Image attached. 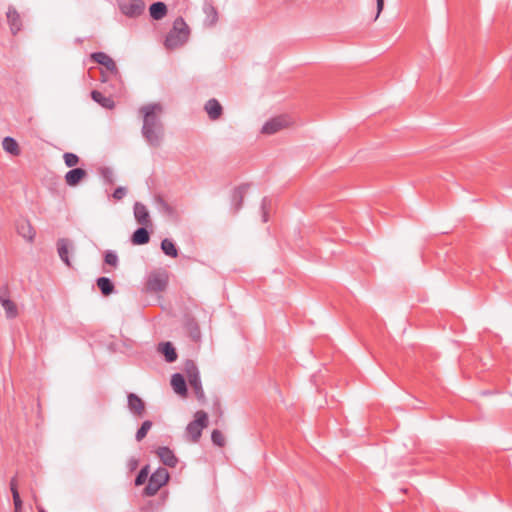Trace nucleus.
<instances>
[{
  "mask_svg": "<svg viewBox=\"0 0 512 512\" xmlns=\"http://www.w3.org/2000/svg\"><path fill=\"white\" fill-rule=\"evenodd\" d=\"M163 112L164 109L160 103H149L139 109L143 118L142 136L147 144L154 148L160 147L164 140L165 129L161 120Z\"/></svg>",
  "mask_w": 512,
  "mask_h": 512,
  "instance_id": "1",
  "label": "nucleus"
},
{
  "mask_svg": "<svg viewBox=\"0 0 512 512\" xmlns=\"http://www.w3.org/2000/svg\"><path fill=\"white\" fill-rule=\"evenodd\" d=\"M190 29L182 17L173 22L172 29L168 32L164 46L168 50H174L183 46L189 39Z\"/></svg>",
  "mask_w": 512,
  "mask_h": 512,
  "instance_id": "2",
  "label": "nucleus"
},
{
  "mask_svg": "<svg viewBox=\"0 0 512 512\" xmlns=\"http://www.w3.org/2000/svg\"><path fill=\"white\" fill-rule=\"evenodd\" d=\"M208 424V415L200 410L195 413V419L187 425L186 432L193 442H197L201 437L202 430Z\"/></svg>",
  "mask_w": 512,
  "mask_h": 512,
  "instance_id": "3",
  "label": "nucleus"
},
{
  "mask_svg": "<svg viewBox=\"0 0 512 512\" xmlns=\"http://www.w3.org/2000/svg\"><path fill=\"white\" fill-rule=\"evenodd\" d=\"M169 479L168 471L165 468L157 469L149 478L147 486L144 488V493L147 496L155 495L159 489L166 484Z\"/></svg>",
  "mask_w": 512,
  "mask_h": 512,
  "instance_id": "4",
  "label": "nucleus"
},
{
  "mask_svg": "<svg viewBox=\"0 0 512 512\" xmlns=\"http://www.w3.org/2000/svg\"><path fill=\"white\" fill-rule=\"evenodd\" d=\"M291 124V120L285 116H277L268 120L262 127V133L267 135L275 134Z\"/></svg>",
  "mask_w": 512,
  "mask_h": 512,
  "instance_id": "5",
  "label": "nucleus"
},
{
  "mask_svg": "<svg viewBox=\"0 0 512 512\" xmlns=\"http://www.w3.org/2000/svg\"><path fill=\"white\" fill-rule=\"evenodd\" d=\"M119 9L127 17L135 18L144 12L145 3L143 0H129L127 2H120Z\"/></svg>",
  "mask_w": 512,
  "mask_h": 512,
  "instance_id": "6",
  "label": "nucleus"
},
{
  "mask_svg": "<svg viewBox=\"0 0 512 512\" xmlns=\"http://www.w3.org/2000/svg\"><path fill=\"white\" fill-rule=\"evenodd\" d=\"M167 281L165 273L154 272L148 276L146 286L149 291L160 292L166 288Z\"/></svg>",
  "mask_w": 512,
  "mask_h": 512,
  "instance_id": "7",
  "label": "nucleus"
},
{
  "mask_svg": "<svg viewBox=\"0 0 512 512\" xmlns=\"http://www.w3.org/2000/svg\"><path fill=\"white\" fill-rule=\"evenodd\" d=\"M91 59L94 62L104 66L112 74H114V75L118 74V68H117L115 61L106 53H104V52L92 53Z\"/></svg>",
  "mask_w": 512,
  "mask_h": 512,
  "instance_id": "8",
  "label": "nucleus"
},
{
  "mask_svg": "<svg viewBox=\"0 0 512 512\" xmlns=\"http://www.w3.org/2000/svg\"><path fill=\"white\" fill-rule=\"evenodd\" d=\"M74 251L73 243L66 238H61L57 241V252L60 259L68 266L71 267L69 253Z\"/></svg>",
  "mask_w": 512,
  "mask_h": 512,
  "instance_id": "9",
  "label": "nucleus"
},
{
  "mask_svg": "<svg viewBox=\"0 0 512 512\" xmlns=\"http://www.w3.org/2000/svg\"><path fill=\"white\" fill-rule=\"evenodd\" d=\"M134 217L137 223L141 226L148 227L151 225L149 211L147 207L140 202H136L134 204Z\"/></svg>",
  "mask_w": 512,
  "mask_h": 512,
  "instance_id": "10",
  "label": "nucleus"
},
{
  "mask_svg": "<svg viewBox=\"0 0 512 512\" xmlns=\"http://www.w3.org/2000/svg\"><path fill=\"white\" fill-rule=\"evenodd\" d=\"M128 408L132 414L141 417L145 412V404L143 400L134 393L127 395Z\"/></svg>",
  "mask_w": 512,
  "mask_h": 512,
  "instance_id": "11",
  "label": "nucleus"
},
{
  "mask_svg": "<svg viewBox=\"0 0 512 512\" xmlns=\"http://www.w3.org/2000/svg\"><path fill=\"white\" fill-rule=\"evenodd\" d=\"M7 21L10 26L11 33L16 35L21 30V18L14 7H9L6 13Z\"/></svg>",
  "mask_w": 512,
  "mask_h": 512,
  "instance_id": "12",
  "label": "nucleus"
},
{
  "mask_svg": "<svg viewBox=\"0 0 512 512\" xmlns=\"http://www.w3.org/2000/svg\"><path fill=\"white\" fill-rule=\"evenodd\" d=\"M17 232L28 242H32L35 238V230L29 221L23 219L17 223Z\"/></svg>",
  "mask_w": 512,
  "mask_h": 512,
  "instance_id": "13",
  "label": "nucleus"
},
{
  "mask_svg": "<svg viewBox=\"0 0 512 512\" xmlns=\"http://www.w3.org/2000/svg\"><path fill=\"white\" fill-rule=\"evenodd\" d=\"M87 172L82 168H74L65 174V182L69 186L78 185L85 177Z\"/></svg>",
  "mask_w": 512,
  "mask_h": 512,
  "instance_id": "14",
  "label": "nucleus"
},
{
  "mask_svg": "<svg viewBox=\"0 0 512 512\" xmlns=\"http://www.w3.org/2000/svg\"><path fill=\"white\" fill-rule=\"evenodd\" d=\"M157 455L166 466L175 467L178 463V459L168 447H159L157 449Z\"/></svg>",
  "mask_w": 512,
  "mask_h": 512,
  "instance_id": "15",
  "label": "nucleus"
},
{
  "mask_svg": "<svg viewBox=\"0 0 512 512\" xmlns=\"http://www.w3.org/2000/svg\"><path fill=\"white\" fill-rule=\"evenodd\" d=\"M171 386L175 393L181 396H186L187 394V386L185 379L182 374L175 373L171 377Z\"/></svg>",
  "mask_w": 512,
  "mask_h": 512,
  "instance_id": "16",
  "label": "nucleus"
},
{
  "mask_svg": "<svg viewBox=\"0 0 512 512\" xmlns=\"http://www.w3.org/2000/svg\"><path fill=\"white\" fill-rule=\"evenodd\" d=\"M204 108L211 120H217L222 115V106L216 99L208 100Z\"/></svg>",
  "mask_w": 512,
  "mask_h": 512,
  "instance_id": "17",
  "label": "nucleus"
},
{
  "mask_svg": "<svg viewBox=\"0 0 512 512\" xmlns=\"http://www.w3.org/2000/svg\"><path fill=\"white\" fill-rule=\"evenodd\" d=\"M158 351L164 355L165 360L169 363H172L177 359L176 350L172 343L170 342H164L159 344Z\"/></svg>",
  "mask_w": 512,
  "mask_h": 512,
  "instance_id": "18",
  "label": "nucleus"
},
{
  "mask_svg": "<svg viewBox=\"0 0 512 512\" xmlns=\"http://www.w3.org/2000/svg\"><path fill=\"white\" fill-rule=\"evenodd\" d=\"M248 189V185H242L234 189L232 194V206L235 211L242 207L244 195Z\"/></svg>",
  "mask_w": 512,
  "mask_h": 512,
  "instance_id": "19",
  "label": "nucleus"
},
{
  "mask_svg": "<svg viewBox=\"0 0 512 512\" xmlns=\"http://www.w3.org/2000/svg\"><path fill=\"white\" fill-rule=\"evenodd\" d=\"M203 11L206 15L204 24L209 27L215 25L218 20V13L215 7L210 3H205L203 6Z\"/></svg>",
  "mask_w": 512,
  "mask_h": 512,
  "instance_id": "20",
  "label": "nucleus"
},
{
  "mask_svg": "<svg viewBox=\"0 0 512 512\" xmlns=\"http://www.w3.org/2000/svg\"><path fill=\"white\" fill-rule=\"evenodd\" d=\"M91 97L96 103H98L103 108L113 109L115 106V103L111 97L105 96L99 91H92Z\"/></svg>",
  "mask_w": 512,
  "mask_h": 512,
  "instance_id": "21",
  "label": "nucleus"
},
{
  "mask_svg": "<svg viewBox=\"0 0 512 512\" xmlns=\"http://www.w3.org/2000/svg\"><path fill=\"white\" fill-rule=\"evenodd\" d=\"M149 13L154 20H161L167 14V7L163 2H155L150 6Z\"/></svg>",
  "mask_w": 512,
  "mask_h": 512,
  "instance_id": "22",
  "label": "nucleus"
},
{
  "mask_svg": "<svg viewBox=\"0 0 512 512\" xmlns=\"http://www.w3.org/2000/svg\"><path fill=\"white\" fill-rule=\"evenodd\" d=\"M149 239V233L144 226L138 228L131 237V241L134 245H144L149 242Z\"/></svg>",
  "mask_w": 512,
  "mask_h": 512,
  "instance_id": "23",
  "label": "nucleus"
},
{
  "mask_svg": "<svg viewBox=\"0 0 512 512\" xmlns=\"http://www.w3.org/2000/svg\"><path fill=\"white\" fill-rule=\"evenodd\" d=\"M10 490H11V493L13 496L15 512H21L23 502H22L19 492H18L17 480L15 477H13L10 481Z\"/></svg>",
  "mask_w": 512,
  "mask_h": 512,
  "instance_id": "24",
  "label": "nucleus"
},
{
  "mask_svg": "<svg viewBox=\"0 0 512 512\" xmlns=\"http://www.w3.org/2000/svg\"><path fill=\"white\" fill-rule=\"evenodd\" d=\"M96 283L103 295L108 296L114 292V284L109 278L100 277Z\"/></svg>",
  "mask_w": 512,
  "mask_h": 512,
  "instance_id": "25",
  "label": "nucleus"
},
{
  "mask_svg": "<svg viewBox=\"0 0 512 512\" xmlns=\"http://www.w3.org/2000/svg\"><path fill=\"white\" fill-rule=\"evenodd\" d=\"M2 147L7 153L12 155H19L20 153L18 143L12 137H5L2 141Z\"/></svg>",
  "mask_w": 512,
  "mask_h": 512,
  "instance_id": "26",
  "label": "nucleus"
},
{
  "mask_svg": "<svg viewBox=\"0 0 512 512\" xmlns=\"http://www.w3.org/2000/svg\"><path fill=\"white\" fill-rule=\"evenodd\" d=\"M184 371L186 373L188 381H190V379H195V378L200 377L199 370H198L195 362L192 360H187L184 363Z\"/></svg>",
  "mask_w": 512,
  "mask_h": 512,
  "instance_id": "27",
  "label": "nucleus"
},
{
  "mask_svg": "<svg viewBox=\"0 0 512 512\" xmlns=\"http://www.w3.org/2000/svg\"><path fill=\"white\" fill-rule=\"evenodd\" d=\"M161 249L167 256L175 258L178 255V251H177L174 243L170 239L166 238V239L162 240Z\"/></svg>",
  "mask_w": 512,
  "mask_h": 512,
  "instance_id": "28",
  "label": "nucleus"
},
{
  "mask_svg": "<svg viewBox=\"0 0 512 512\" xmlns=\"http://www.w3.org/2000/svg\"><path fill=\"white\" fill-rule=\"evenodd\" d=\"M2 307L5 310V314L7 318L13 319L18 315V309L16 304L10 299L1 303Z\"/></svg>",
  "mask_w": 512,
  "mask_h": 512,
  "instance_id": "29",
  "label": "nucleus"
},
{
  "mask_svg": "<svg viewBox=\"0 0 512 512\" xmlns=\"http://www.w3.org/2000/svg\"><path fill=\"white\" fill-rule=\"evenodd\" d=\"M188 382H189L191 388L193 389L197 399L200 401H203L205 399V394H204V391L202 388V383H201L200 377L195 378V379H190V381H188Z\"/></svg>",
  "mask_w": 512,
  "mask_h": 512,
  "instance_id": "30",
  "label": "nucleus"
},
{
  "mask_svg": "<svg viewBox=\"0 0 512 512\" xmlns=\"http://www.w3.org/2000/svg\"><path fill=\"white\" fill-rule=\"evenodd\" d=\"M152 425L153 424L150 420H146L142 423L141 427L137 430L136 435H135V438L138 442L142 441L146 437V435H147L148 431L151 429Z\"/></svg>",
  "mask_w": 512,
  "mask_h": 512,
  "instance_id": "31",
  "label": "nucleus"
},
{
  "mask_svg": "<svg viewBox=\"0 0 512 512\" xmlns=\"http://www.w3.org/2000/svg\"><path fill=\"white\" fill-rule=\"evenodd\" d=\"M104 261L106 264L116 268L119 263L118 255L116 252L109 250L105 253Z\"/></svg>",
  "mask_w": 512,
  "mask_h": 512,
  "instance_id": "32",
  "label": "nucleus"
},
{
  "mask_svg": "<svg viewBox=\"0 0 512 512\" xmlns=\"http://www.w3.org/2000/svg\"><path fill=\"white\" fill-rule=\"evenodd\" d=\"M211 440L215 445L219 447H223L225 445V437L223 433L219 430L212 431Z\"/></svg>",
  "mask_w": 512,
  "mask_h": 512,
  "instance_id": "33",
  "label": "nucleus"
},
{
  "mask_svg": "<svg viewBox=\"0 0 512 512\" xmlns=\"http://www.w3.org/2000/svg\"><path fill=\"white\" fill-rule=\"evenodd\" d=\"M63 159H64L66 166H68V167H74L79 162V157L76 154L70 153V152L65 153L63 155Z\"/></svg>",
  "mask_w": 512,
  "mask_h": 512,
  "instance_id": "34",
  "label": "nucleus"
},
{
  "mask_svg": "<svg viewBox=\"0 0 512 512\" xmlns=\"http://www.w3.org/2000/svg\"><path fill=\"white\" fill-rule=\"evenodd\" d=\"M157 204L160 212L169 216L174 214L173 208L165 200L159 198Z\"/></svg>",
  "mask_w": 512,
  "mask_h": 512,
  "instance_id": "35",
  "label": "nucleus"
},
{
  "mask_svg": "<svg viewBox=\"0 0 512 512\" xmlns=\"http://www.w3.org/2000/svg\"><path fill=\"white\" fill-rule=\"evenodd\" d=\"M147 477H148V467H144L138 473V475H137V477L135 479V485L139 486V485L144 484V482L146 481Z\"/></svg>",
  "mask_w": 512,
  "mask_h": 512,
  "instance_id": "36",
  "label": "nucleus"
},
{
  "mask_svg": "<svg viewBox=\"0 0 512 512\" xmlns=\"http://www.w3.org/2000/svg\"><path fill=\"white\" fill-rule=\"evenodd\" d=\"M189 327H190V336L192 337V339L195 341L198 340L200 338V331H199L197 324L194 321H191L189 323Z\"/></svg>",
  "mask_w": 512,
  "mask_h": 512,
  "instance_id": "37",
  "label": "nucleus"
},
{
  "mask_svg": "<svg viewBox=\"0 0 512 512\" xmlns=\"http://www.w3.org/2000/svg\"><path fill=\"white\" fill-rule=\"evenodd\" d=\"M10 300V291L8 286L0 287V303Z\"/></svg>",
  "mask_w": 512,
  "mask_h": 512,
  "instance_id": "38",
  "label": "nucleus"
},
{
  "mask_svg": "<svg viewBox=\"0 0 512 512\" xmlns=\"http://www.w3.org/2000/svg\"><path fill=\"white\" fill-rule=\"evenodd\" d=\"M127 193V190L125 187H118L115 189L113 193V198L116 200H121Z\"/></svg>",
  "mask_w": 512,
  "mask_h": 512,
  "instance_id": "39",
  "label": "nucleus"
},
{
  "mask_svg": "<svg viewBox=\"0 0 512 512\" xmlns=\"http://www.w3.org/2000/svg\"><path fill=\"white\" fill-rule=\"evenodd\" d=\"M376 1H377V14H376V16L374 18V21L376 19H378L379 15L382 12L383 7H384V0H376Z\"/></svg>",
  "mask_w": 512,
  "mask_h": 512,
  "instance_id": "40",
  "label": "nucleus"
},
{
  "mask_svg": "<svg viewBox=\"0 0 512 512\" xmlns=\"http://www.w3.org/2000/svg\"><path fill=\"white\" fill-rule=\"evenodd\" d=\"M267 204H268V199H267V198H264V199L262 200V205H261V207H262V210H263V220H264L265 222L267 221V215H266V211H265V210H266V206H267Z\"/></svg>",
  "mask_w": 512,
  "mask_h": 512,
  "instance_id": "41",
  "label": "nucleus"
},
{
  "mask_svg": "<svg viewBox=\"0 0 512 512\" xmlns=\"http://www.w3.org/2000/svg\"><path fill=\"white\" fill-rule=\"evenodd\" d=\"M111 174H112V172H111L110 170H108V169H107V170H105V171H104V173H103V175H104V177H105V178L110 177V175H111Z\"/></svg>",
  "mask_w": 512,
  "mask_h": 512,
  "instance_id": "42",
  "label": "nucleus"
},
{
  "mask_svg": "<svg viewBox=\"0 0 512 512\" xmlns=\"http://www.w3.org/2000/svg\"><path fill=\"white\" fill-rule=\"evenodd\" d=\"M39 512H45V510L42 507H38Z\"/></svg>",
  "mask_w": 512,
  "mask_h": 512,
  "instance_id": "43",
  "label": "nucleus"
}]
</instances>
